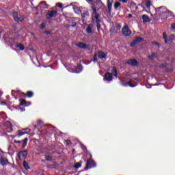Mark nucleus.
<instances>
[{"mask_svg": "<svg viewBox=\"0 0 175 175\" xmlns=\"http://www.w3.org/2000/svg\"><path fill=\"white\" fill-rule=\"evenodd\" d=\"M19 106H28V105H27V100H25V99H19Z\"/></svg>", "mask_w": 175, "mask_h": 175, "instance_id": "393cba45", "label": "nucleus"}, {"mask_svg": "<svg viewBox=\"0 0 175 175\" xmlns=\"http://www.w3.org/2000/svg\"><path fill=\"white\" fill-rule=\"evenodd\" d=\"M80 72H81V67H77L75 73H80Z\"/></svg>", "mask_w": 175, "mask_h": 175, "instance_id": "58836bf2", "label": "nucleus"}, {"mask_svg": "<svg viewBox=\"0 0 175 175\" xmlns=\"http://www.w3.org/2000/svg\"><path fill=\"white\" fill-rule=\"evenodd\" d=\"M163 39H164V42L166 44H170L172 43H173V41L175 39V36L174 35H170L168 38H167V35L166 34V32H163Z\"/></svg>", "mask_w": 175, "mask_h": 175, "instance_id": "f03ea898", "label": "nucleus"}, {"mask_svg": "<svg viewBox=\"0 0 175 175\" xmlns=\"http://www.w3.org/2000/svg\"><path fill=\"white\" fill-rule=\"evenodd\" d=\"M81 165H83V161H80L79 162L76 163L74 165V167H75V169H79V167H81Z\"/></svg>", "mask_w": 175, "mask_h": 175, "instance_id": "bb28decb", "label": "nucleus"}, {"mask_svg": "<svg viewBox=\"0 0 175 175\" xmlns=\"http://www.w3.org/2000/svg\"><path fill=\"white\" fill-rule=\"evenodd\" d=\"M96 24H100V18L96 19Z\"/></svg>", "mask_w": 175, "mask_h": 175, "instance_id": "8fccbe9b", "label": "nucleus"}, {"mask_svg": "<svg viewBox=\"0 0 175 175\" xmlns=\"http://www.w3.org/2000/svg\"><path fill=\"white\" fill-rule=\"evenodd\" d=\"M44 33H46V35H50V31H45Z\"/></svg>", "mask_w": 175, "mask_h": 175, "instance_id": "4d7b16f0", "label": "nucleus"}, {"mask_svg": "<svg viewBox=\"0 0 175 175\" xmlns=\"http://www.w3.org/2000/svg\"><path fill=\"white\" fill-rule=\"evenodd\" d=\"M120 2H122L123 3H126L128 0H119Z\"/></svg>", "mask_w": 175, "mask_h": 175, "instance_id": "09e8293b", "label": "nucleus"}, {"mask_svg": "<svg viewBox=\"0 0 175 175\" xmlns=\"http://www.w3.org/2000/svg\"><path fill=\"white\" fill-rule=\"evenodd\" d=\"M126 64L133 67L139 66V62L136 59H129L126 61Z\"/></svg>", "mask_w": 175, "mask_h": 175, "instance_id": "f8f14e48", "label": "nucleus"}, {"mask_svg": "<svg viewBox=\"0 0 175 175\" xmlns=\"http://www.w3.org/2000/svg\"><path fill=\"white\" fill-rule=\"evenodd\" d=\"M114 31H116V29H114V27H111L109 30V31L111 32V33H113L114 32Z\"/></svg>", "mask_w": 175, "mask_h": 175, "instance_id": "37998d69", "label": "nucleus"}, {"mask_svg": "<svg viewBox=\"0 0 175 175\" xmlns=\"http://www.w3.org/2000/svg\"><path fill=\"white\" fill-rule=\"evenodd\" d=\"M30 1H33V0H30Z\"/></svg>", "mask_w": 175, "mask_h": 175, "instance_id": "0e129e2a", "label": "nucleus"}, {"mask_svg": "<svg viewBox=\"0 0 175 175\" xmlns=\"http://www.w3.org/2000/svg\"><path fill=\"white\" fill-rule=\"evenodd\" d=\"M154 44H157V46H159V43H158V42H154Z\"/></svg>", "mask_w": 175, "mask_h": 175, "instance_id": "680f3d73", "label": "nucleus"}, {"mask_svg": "<svg viewBox=\"0 0 175 175\" xmlns=\"http://www.w3.org/2000/svg\"><path fill=\"white\" fill-rule=\"evenodd\" d=\"M0 165L1 166H8V165H10V162H9L8 159L3 158L2 154H0Z\"/></svg>", "mask_w": 175, "mask_h": 175, "instance_id": "9d476101", "label": "nucleus"}, {"mask_svg": "<svg viewBox=\"0 0 175 175\" xmlns=\"http://www.w3.org/2000/svg\"><path fill=\"white\" fill-rule=\"evenodd\" d=\"M118 28L120 29L121 28V25H118Z\"/></svg>", "mask_w": 175, "mask_h": 175, "instance_id": "052dcab7", "label": "nucleus"}, {"mask_svg": "<svg viewBox=\"0 0 175 175\" xmlns=\"http://www.w3.org/2000/svg\"><path fill=\"white\" fill-rule=\"evenodd\" d=\"M113 2L114 0H107V8L109 13H111V8H113Z\"/></svg>", "mask_w": 175, "mask_h": 175, "instance_id": "dca6fc26", "label": "nucleus"}, {"mask_svg": "<svg viewBox=\"0 0 175 175\" xmlns=\"http://www.w3.org/2000/svg\"><path fill=\"white\" fill-rule=\"evenodd\" d=\"M65 142L66 146H70V144H72V142L70 140H66Z\"/></svg>", "mask_w": 175, "mask_h": 175, "instance_id": "a19ab883", "label": "nucleus"}, {"mask_svg": "<svg viewBox=\"0 0 175 175\" xmlns=\"http://www.w3.org/2000/svg\"><path fill=\"white\" fill-rule=\"evenodd\" d=\"M144 41V39L142 37H137L135 40H134L132 42H131V47H135L136 44H139V43H142Z\"/></svg>", "mask_w": 175, "mask_h": 175, "instance_id": "1a4fd4ad", "label": "nucleus"}, {"mask_svg": "<svg viewBox=\"0 0 175 175\" xmlns=\"http://www.w3.org/2000/svg\"><path fill=\"white\" fill-rule=\"evenodd\" d=\"M166 66H167V64L165 63V64H160L158 68H160V69H162L163 68H166Z\"/></svg>", "mask_w": 175, "mask_h": 175, "instance_id": "c9c22d12", "label": "nucleus"}, {"mask_svg": "<svg viewBox=\"0 0 175 175\" xmlns=\"http://www.w3.org/2000/svg\"><path fill=\"white\" fill-rule=\"evenodd\" d=\"M94 167H96V163L92 159V157H90L86 161V165L84 170H88V169H92Z\"/></svg>", "mask_w": 175, "mask_h": 175, "instance_id": "f257e3e1", "label": "nucleus"}, {"mask_svg": "<svg viewBox=\"0 0 175 175\" xmlns=\"http://www.w3.org/2000/svg\"><path fill=\"white\" fill-rule=\"evenodd\" d=\"M28 144V138L25 137L23 140V144H22V148H25V147H27V144Z\"/></svg>", "mask_w": 175, "mask_h": 175, "instance_id": "a878e982", "label": "nucleus"}, {"mask_svg": "<svg viewBox=\"0 0 175 175\" xmlns=\"http://www.w3.org/2000/svg\"><path fill=\"white\" fill-rule=\"evenodd\" d=\"M77 47H79V49H88L87 44H84V42H79L76 44Z\"/></svg>", "mask_w": 175, "mask_h": 175, "instance_id": "a211bd4d", "label": "nucleus"}, {"mask_svg": "<svg viewBox=\"0 0 175 175\" xmlns=\"http://www.w3.org/2000/svg\"><path fill=\"white\" fill-rule=\"evenodd\" d=\"M98 57L100 59H103V58H106V53L103 51H100L98 52Z\"/></svg>", "mask_w": 175, "mask_h": 175, "instance_id": "412c9836", "label": "nucleus"}, {"mask_svg": "<svg viewBox=\"0 0 175 175\" xmlns=\"http://www.w3.org/2000/svg\"><path fill=\"white\" fill-rule=\"evenodd\" d=\"M44 8H45V9H49V4H47V3H46V1H44Z\"/></svg>", "mask_w": 175, "mask_h": 175, "instance_id": "a18cd8bd", "label": "nucleus"}, {"mask_svg": "<svg viewBox=\"0 0 175 175\" xmlns=\"http://www.w3.org/2000/svg\"><path fill=\"white\" fill-rule=\"evenodd\" d=\"M156 15L159 16V17H162L163 14H166V8L164 6L158 7L155 8Z\"/></svg>", "mask_w": 175, "mask_h": 175, "instance_id": "423d86ee", "label": "nucleus"}, {"mask_svg": "<svg viewBox=\"0 0 175 175\" xmlns=\"http://www.w3.org/2000/svg\"><path fill=\"white\" fill-rule=\"evenodd\" d=\"M135 80H139V78L135 79Z\"/></svg>", "mask_w": 175, "mask_h": 175, "instance_id": "e2e57ef3", "label": "nucleus"}, {"mask_svg": "<svg viewBox=\"0 0 175 175\" xmlns=\"http://www.w3.org/2000/svg\"><path fill=\"white\" fill-rule=\"evenodd\" d=\"M151 1L148 0L146 1V8L148 9L149 11L145 10V12H146V13H150V8H151Z\"/></svg>", "mask_w": 175, "mask_h": 175, "instance_id": "6ab92c4d", "label": "nucleus"}, {"mask_svg": "<svg viewBox=\"0 0 175 175\" xmlns=\"http://www.w3.org/2000/svg\"><path fill=\"white\" fill-rule=\"evenodd\" d=\"M102 2V0H96L95 3L97 4V5H99V3H100Z\"/></svg>", "mask_w": 175, "mask_h": 175, "instance_id": "de8ad7c7", "label": "nucleus"}, {"mask_svg": "<svg viewBox=\"0 0 175 175\" xmlns=\"http://www.w3.org/2000/svg\"><path fill=\"white\" fill-rule=\"evenodd\" d=\"M122 33L124 36H131V35H132V31L129 29L127 25H125L122 29Z\"/></svg>", "mask_w": 175, "mask_h": 175, "instance_id": "6e6552de", "label": "nucleus"}, {"mask_svg": "<svg viewBox=\"0 0 175 175\" xmlns=\"http://www.w3.org/2000/svg\"><path fill=\"white\" fill-rule=\"evenodd\" d=\"M94 27V24L92 23H90L88 25V27L86 28V32L87 33H94L92 32V27Z\"/></svg>", "mask_w": 175, "mask_h": 175, "instance_id": "f3484780", "label": "nucleus"}, {"mask_svg": "<svg viewBox=\"0 0 175 175\" xmlns=\"http://www.w3.org/2000/svg\"><path fill=\"white\" fill-rule=\"evenodd\" d=\"M92 9H93V14H96V13H97L96 8H92Z\"/></svg>", "mask_w": 175, "mask_h": 175, "instance_id": "49530a36", "label": "nucleus"}, {"mask_svg": "<svg viewBox=\"0 0 175 175\" xmlns=\"http://www.w3.org/2000/svg\"><path fill=\"white\" fill-rule=\"evenodd\" d=\"M128 17H129V18H131V17H132V14H129Z\"/></svg>", "mask_w": 175, "mask_h": 175, "instance_id": "bf43d9fd", "label": "nucleus"}, {"mask_svg": "<svg viewBox=\"0 0 175 175\" xmlns=\"http://www.w3.org/2000/svg\"><path fill=\"white\" fill-rule=\"evenodd\" d=\"M97 29L99 31L100 29V24H96Z\"/></svg>", "mask_w": 175, "mask_h": 175, "instance_id": "3c124183", "label": "nucleus"}, {"mask_svg": "<svg viewBox=\"0 0 175 175\" xmlns=\"http://www.w3.org/2000/svg\"><path fill=\"white\" fill-rule=\"evenodd\" d=\"M112 76H114L115 77H117V68L116 66L111 67V73Z\"/></svg>", "mask_w": 175, "mask_h": 175, "instance_id": "4be33fe9", "label": "nucleus"}, {"mask_svg": "<svg viewBox=\"0 0 175 175\" xmlns=\"http://www.w3.org/2000/svg\"><path fill=\"white\" fill-rule=\"evenodd\" d=\"M104 80L106 81H111L113 80V75L110 72H107L104 75Z\"/></svg>", "mask_w": 175, "mask_h": 175, "instance_id": "4468645a", "label": "nucleus"}, {"mask_svg": "<svg viewBox=\"0 0 175 175\" xmlns=\"http://www.w3.org/2000/svg\"><path fill=\"white\" fill-rule=\"evenodd\" d=\"M27 157H28V150H21L18 153V157L20 161H23V159H26Z\"/></svg>", "mask_w": 175, "mask_h": 175, "instance_id": "0eeeda50", "label": "nucleus"}, {"mask_svg": "<svg viewBox=\"0 0 175 175\" xmlns=\"http://www.w3.org/2000/svg\"><path fill=\"white\" fill-rule=\"evenodd\" d=\"M12 94L13 95H18V96H25V93L21 92V90H12Z\"/></svg>", "mask_w": 175, "mask_h": 175, "instance_id": "2eb2a0df", "label": "nucleus"}, {"mask_svg": "<svg viewBox=\"0 0 175 175\" xmlns=\"http://www.w3.org/2000/svg\"><path fill=\"white\" fill-rule=\"evenodd\" d=\"M120 83L123 87H128V85L131 88H135V87H136V85H133V83H132V79H131V78H126V80L123 81L121 80Z\"/></svg>", "mask_w": 175, "mask_h": 175, "instance_id": "20e7f679", "label": "nucleus"}, {"mask_svg": "<svg viewBox=\"0 0 175 175\" xmlns=\"http://www.w3.org/2000/svg\"><path fill=\"white\" fill-rule=\"evenodd\" d=\"M27 133H28V132L19 131L18 137H21V136H23V135H27Z\"/></svg>", "mask_w": 175, "mask_h": 175, "instance_id": "2f4dec72", "label": "nucleus"}, {"mask_svg": "<svg viewBox=\"0 0 175 175\" xmlns=\"http://www.w3.org/2000/svg\"><path fill=\"white\" fill-rule=\"evenodd\" d=\"M46 161H49V162H53V157L51 155L45 156Z\"/></svg>", "mask_w": 175, "mask_h": 175, "instance_id": "72a5a7b5", "label": "nucleus"}, {"mask_svg": "<svg viewBox=\"0 0 175 175\" xmlns=\"http://www.w3.org/2000/svg\"><path fill=\"white\" fill-rule=\"evenodd\" d=\"M93 62H98V54H96V53L94 54Z\"/></svg>", "mask_w": 175, "mask_h": 175, "instance_id": "e433bc0d", "label": "nucleus"}, {"mask_svg": "<svg viewBox=\"0 0 175 175\" xmlns=\"http://www.w3.org/2000/svg\"><path fill=\"white\" fill-rule=\"evenodd\" d=\"M58 16V11L57 10H49L46 14V17L48 20Z\"/></svg>", "mask_w": 175, "mask_h": 175, "instance_id": "39448f33", "label": "nucleus"}, {"mask_svg": "<svg viewBox=\"0 0 175 175\" xmlns=\"http://www.w3.org/2000/svg\"><path fill=\"white\" fill-rule=\"evenodd\" d=\"M16 49H19L21 51H24V50H25V46H24V44L20 43L16 45Z\"/></svg>", "mask_w": 175, "mask_h": 175, "instance_id": "5701e85b", "label": "nucleus"}, {"mask_svg": "<svg viewBox=\"0 0 175 175\" xmlns=\"http://www.w3.org/2000/svg\"><path fill=\"white\" fill-rule=\"evenodd\" d=\"M37 154H44V150L43 149H38L37 150Z\"/></svg>", "mask_w": 175, "mask_h": 175, "instance_id": "4c0bfd02", "label": "nucleus"}, {"mask_svg": "<svg viewBox=\"0 0 175 175\" xmlns=\"http://www.w3.org/2000/svg\"><path fill=\"white\" fill-rule=\"evenodd\" d=\"M82 20L84 21L85 20V17H90V12L88 11H85L83 14H81Z\"/></svg>", "mask_w": 175, "mask_h": 175, "instance_id": "b1692460", "label": "nucleus"}, {"mask_svg": "<svg viewBox=\"0 0 175 175\" xmlns=\"http://www.w3.org/2000/svg\"><path fill=\"white\" fill-rule=\"evenodd\" d=\"M142 20L144 23H148L150 21V18L148 16V15H143L142 16Z\"/></svg>", "mask_w": 175, "mask_h": 175, "instance_id": "c85d7f7f", "label": "nucleus"}, {"mask_svg": "<svg viewBox=\"0 0 175 175\" xmlns=\"http://www.w3.org/2000/svg\"><path fill=\"white\" fill-rule=\"evenodd\" d=\"M120 6H121V3L116 1L114 5H113V8L114 9H118V8H120Z\"/></svg>", "mask_w": 175, "mask_h": 175, "instance_id": "473e14b6", "label": "nucleus"}, {"mask_svg": "<svg viewBox=\"0 0 175 175\" xmlns=\"http://www.w3.org/2000/svg\"><path fill=\"white\" fill-rule=\"evenodd\" d=\"M44 126H45V130H46L45 135H49V134L53 133V127L52 125L45 124Z\"/></svg>", "mask_w": 175, "mask_h": 175, "instance_id": "ddd939ff", "label": "nucleus"}, {"mask_svg": "<svg viewBox=\"0 0 175 175\" xmlns=\"http://www.w3.org/2000/svg\"><path fill=\"white\" fill-rule=\"evenodd\" d=\"M12 14L16 23H23V21H24V19L25 18L24 16H18V12H17L16 11H13Z\"/></svg>", "mask_w": 175, "mask_h": 175, "instance_id": "7ed1b4c3", "label": "nucleus"}, {"mask_svg": "<svg viewBox=\"0 0 175 175\" xmlns=\"http://www.w3.org/2000/svg\"><path fill=\"white\" fill-rule=\"evenodd\" d=\"M23 167H25V169H26V170H28V169H29V165H28V163L27 161L23 162Z\"/></svg>", "mask_w": 175, "mask_h": 175, "instance_id": "f704fd0d", "label": "nucleus"}, {"mask_svg": "<svg viewBox=\"0 0 175 175\" xmlns=\"http://www.w3.org/2000/svg\"><path fill=\"white\" fill-rule=\"evenodd\" d=\"M10 43H14V39L13 38H10Z\"/></svg>", "mask_w": 175, "mask_h": 175, "instance_id": "c03bdc74", "label": "nucleus"}, {"mask_svg": "<svg viewBox=\"0 0 175 175\" xmlns=\"http://www.w3.org/2000/svg\"><path fill=\"white\" fill-rule=\"evenodd\" d=\"M56 6H57V8H59L60 9H62V3H57Z\"/></svg>", "mask_w": 175, "mask_h": 175, "instance_id": "ea45409f", "label": "nucleus"}, {"mask_svg": "<svg viewBox=\"0 0 175 175\" xmlns=\"http://www.w3.org/2000/svg\"><path fill=\"white\" fill-rule=\"evenodd\" d=\"M165 14H168V16H166V18H167V17H172L173 12L165 8Z\"/></svg>", "mask_w": 175, "mask_h": 175, "instance_id": "c756f323", "label": "nucleus"}, {"mask_svg": "<svg viewBox=\"0 0 175 175\" xmlns=\"http://www.w3.org/2000/svg\"><path fill=\"white\" fill-rule=\"evenodd\" d=\"M20 110L21 111H25V107H20Z\"/></svg>", "mask_w": 175, "mask_h": 175, "instance_id": "6e6d98bb", "label": "nucleus"}, {"mask_svg": "<svg viewBox=\"0 0 175 175\" xmlns=\"http://www.w3.org/2000/svg\"><path fill=\"white\" fill-rule=\"evenodd\" d=\"M44 126V124H43V121L42 120H38L37 124L34 125V129H38V132H42V128Z\"/></svg>", "mask_w": 175, "mask_h": 175, "instance_id": "9b49d317", "label": "nucleus"}, {"mask_svg": "<svg viewBox=\"0 0 175 175\" xmlns=\"http://www.w3.org/2000/svg\"><path fill=\"white\" fill-rule=\"evenodd\" d=\"M171 28L172 29H175V23H173L172 25H171Z\"/></svg>", "mask_w": 175, "mask_h": 175, "instance_id": "5fc2aeb1", "label": "nucleus"}, {"mask_svg": "<svg viewBox=\"0 0 175 175\" xmlns=\"http://www.w3.org/2000/svg\"><path fill=\"white\" fill-rule=\"evenodd\" d=\"M14 143H18V144H21V141H17V140H14Z\"/></svg>", "mask_w": 175, "mask_h": 175, "instance_id": "864d4df0", "label": "nucleus"}, {"mask_svg": "<svg viewBox=\"0 0 175 175\" xmlns=\"http://www.w3.org/2000/svg\"><path fill=\"white\" fill-rule=\"evenodd\" d=\"M157 55H158V53L152 52L151 55L148 57V59H150V61H152L154 58H157Z\"/></svg>", "mask_w": 175, "mask_h": 175, "instance_id": "aec40b11", "label": "nucleus"}, {"mask_svg": "<svg viewBox=\"0 0 175 175\" xmlns=\"http://www.w3.org/2000/svg\"><path fill=\"white\" fill-rule=\"evenodd\" d=\"M76 25H77V23L75 22V21H72L69 23L68 25V28L72 27V28H75V27H76Z\"/></svg>", "mask_w": 175, "mask_h": 175, "instance_id": "7c9ffc66", "label": "nucleus"}, {"mask_svg": "<svg viewBox=\"0 0 175 175\" xmlns=\"http://www.w3.org/2000/svg\"><path fill=\"white\" fill-rule=\"evenodd\" d=\"M41 29H43L44 28V23H42L41 24V27H40Z\"/></svg>", "mask_w": 175, "mask_h": 175, "instance_id": "603ef678", "label": "nucleus"}, {"mask_svg": "<svg viewBox=\"0 0 175 175\" xmlns=\"http://www.w3.org/2000/svg\"><path fill=\"white\" fill-rule=\"evenodd\" d=\"M99 17H100V15L99 14H96V15L94 16V18L96 20L99 19Z\"/></svg>", "mask_w": 175, "mask_h": 175, "instance_id": "79ce46f5", "label": "nucleus"}, {"mask_svg": "<svg viewBox=\"0 0 175 175\" xmlns=\"http://www.w3.org/2000/svg\"><path fill=\"white\" fill-rule=\"evenodd\" d=\"M25 96H27V98H32V96H33V92L27 91V94H25Z\"/></svg>", "mask_w": 175, "mask_h": 175, "instance_id": "cd10ccee", "label": "nucleus"}, {"mask_svg": "<svg viewBox=\"0 0 175 175\" xmlns=\"http://www.w3.org/2000/svg\"><path fill=\"white\" fill-rule=\"evenodd\" d=\"M86 2H88L90 3V2H92L94 0H85Z\"/></svg>", "mask_w": 175, "mask_h": 175, "instance_id": "13d9d810", "label": "nucleus"}]
</instances>
